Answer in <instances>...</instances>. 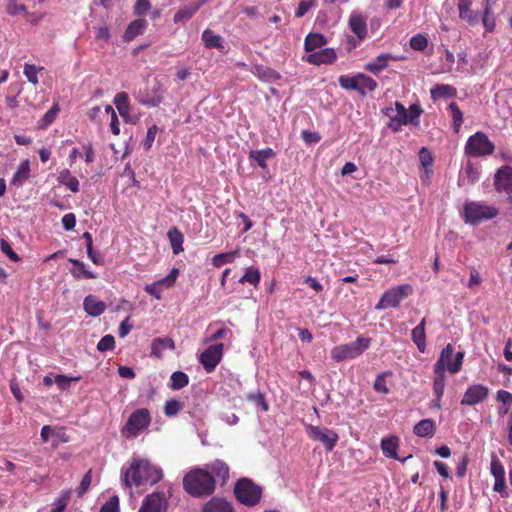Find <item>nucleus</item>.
<instances>
[{
  "label": "nucleus",
  "instance_id": "nucleus-38",
  "mask_svg": "<svg viewBox=\"0 0 512 512\" xmlns=\"http://www.w3.org/2000/svg\"><path fill=\"white\" fill-rule=\"evenodd\" d=\"M167 235L172 246L173 253L179 254L181 251H183V234L178 229L173 228L168 231Z\"/></svg>",
  "mask_w": 512,
  "mask_h": 512
},
{
  "label": "nucleus",
  "instance_id": "nucleus-19",
  "mask_svg": "<svg viewBox=\"0 0 512 512\" xmlns=\"http://www.w3.org/2000/svg\"><path fill=\"white\" fill-rule=\"evenodd\" d=\"M472 0H459V17L465 20L469 25L474 26L479 23L480 13L471 10Z\"/></svg>",
  "mask_w": 512,
  "mask_h": 512
},
{
  "label": "nucleus",
  "instance_id": "nucleus-28",
  "mask_svg": "<svg viewBox=\"0 0 512 512\" xmlns=\"http://www.w3.org/2000/svg\"><path fill=\"white\" fill-rule=\"evenodd\" d=\"M253 74L260 80L268 83H272L280 79V74L277 71L263 65L255 66Z\"/></svg>",
  "mask_w": 512,
  "mask_h": 512
},
{
  "label": "nucleus",
  "instance_id": "nucleus-53",
  "mask_svg": "<svg viewBox=\"0 0 512 512\" xmlns=\"http://www.w3.org/2000/svg\"><path fill=\"white\" fill-rule=\"evenodd\" d=\"M6 9H7L8 14H10L12 16H16V15H19L22 13H24V14L27 13L26 6L23 4H18L16 2V0H8Z\"/></svg>",
  "mask_w": 512,
  "mask_h": 512
},
{
  "label": "nucleus",
  "instance_id": "nucleus-2",
  "mask_svg": "<svg viewBox=\"0 0 512 512\" xmlns=\"http://www.w3.org/2000/svg\"><path fill=\"white\" fill-rule=\"evenodd\" d=\"M183 487L193 497H205L215 491V480L208 470L194 468L184 476Z\"/></svg>",
  "mask_w": 512,
  "mask_h": 512
},
{
  "label": "nucleus",
  "instance_id": "nucleus-23",
  "mask_svg": "<svg viewBox=\"0 0 512 512\" xmlns=\"http://www.w3.org/2000/svg\"><path fill=\"white\" fill-rule=\"evenodd\" d=\"M495 183L500 190L512 191V168L509 166L501 168L495 176Z\"/></svg>",
  "mask_w": 512,
  "mask_h": 512
},
{
  "label": "nucleus",
  "instance_id": "nucleus-7",
  "mask_svg": "<svg viewBox=\"0 0 512 512\" xmlns=\"http://www.w3.org/2000/svg\"><path fill=\"white\" fill-rule=\"evenodd\" d=\"M239 502L247 506L256 505L261 498L262 488L248 478L240 479L234 489Z\"/></svg>",
  "mask_w": 512,
  "mask_h": 512
},
{
  "label": "nucleus",
  "instance_id": "nucleus-40",
  "mask_svg": "<svg viewBox=\"0 0 512 512\" xmlns=\"http://www.w3.org/2000/svg\"><path fill=\"white\" fill-rule=\"evenodd\" d=\"M237 257H239V250L216 254L212 258V265L219 268L224 264L233 263Z\"/></svg>",
  "mask_w": 512,
  "mask_h": 512
},
{
  "label": "nucleus",
  "instance_id": "nucleus-48",
  "mask_svg": "<svg viewBox=\"0 0 512 512\" xmlns=\"http://www.w3.org/2000/svg\"><path fill=\"white\" fill-rule=\"evenodd\" d=\"M435 378L433 382V391L437 398H442L445 389V374L440 372H434Z\"/></svg>",
  "mask_w": 512,
  "mask_h": 512
},
{
  "label": "nucleus",
  "instance_id": "nucleus-26",
  "mask_svg": "<svg viewBox=\"0 0 512 512\" xmlns=\"http://www.w3.org/2000/svg\"><path fill=\"white\" fill-rule=\"evenodd\" d=\"M426 319L423 318L421 322L413 328L411 338L420 352L426 349V333H425Z\"/></svg>",
  "mask_w": 512,
  "mask_h": 512
},
{
  "label": "nucleus",
  "instance_id": "nucleus-16",
  "mask_svg": "<svg viewBox=\"0 0 512 512\" xmlns=\"http://www.w3.org/2000/svg\"><path fill=\"white\" fill-rule=\"evenodd\" d=\"M166 505L164 494L154 492L143 499L139 512H164Z\"/></svg>",
  "mask_w": 512,
  "mask_h": 512
},
{
  "label": "nucleus",
  "instance_id": "nucleus-13",
  "mask_svg": "<svg viewBox=\"0 0 512 512\" xmlns=\"http://www.w3.org/2000/svg\"><path fill=\"white\" fill-rule=\"evenodd\" d=\"M165 92L166 88L164 85L160 81L156 80L150 90L145 94L138 93L136 95V99L142 105L156 107L163 101Z\"/></svg>",
  "mask_w": 512,
  "mask_h": 512
},
{
  "label": "nucleus",
  "instance_id": "nucleus-32",
  "mask_svg": "<svg viewBox=\"0 0 512 512\" xmlns=\"http://www.w3.org/2000/svg\"><path fill=\"white\" fill-rule=\"evenodd\" d=\"M413 432L419 437H432L435 433V424L432 419H423L419 421L413 429Z\"/></svg>",
  "mask_w": 512,
  "mask_h": 512
},
{
  "label": "nucleus",
  "instance_id": "nucleus-55",
  "mask_svg": "<svg viewBox=\"0 0 512 512\" xmlns=\"http://www.w3.org/2000/svg\"><path fill=\"white\" fill-rule=\"evenodd\" d=\"M92 482V473L89 470L82 478L80 485L78 486L76 492L78 497H82L89 489Z\"/></svg>",
  "mask_w": 512,
  "mask_h": 512
},
{
  "label": "nucleus",
  "instance_id": "nucleus-11",
  "mask_svg": "<svg viewBox=\"0 0 512 512\" xmlns=\"http://www.w3.org/2000/svg\"><path fill=\"white\" fill-rule=\"evenodd\" d=\"M306 432L309 438L321 442L327 451H332L338 442V434L326 427L307 425Z\"/></svg>",
  "mask_w": 512,
  "mask_h": 512
},
{
  "label": "nucleus",
  "instance_id": "nucleus-62",
  "mask_svg": "<svg viewBox=\"0 0 512 512\" xmlns=\"http://www.w3.org/2000/svg\"><path fill=\"white\" fill-rule=\"evenodd\" d=\"M247 399L253 403H255L257 406H260L263 411L268 410V405L265 401V398L263 394L261 393H249L247 395Z\"/></svg>",
  "mask_w": 512,
  "mask_h": 512
},
{
  "label": "nucleus",
  "instance_id": "nucleus-24",
  "mask_svg": "<svg viewBox=\"0 0 512 512\" xmlns=\"http://www.w3.org/2000/svg\"><path fill=\"white\" fill-rule=\"evenodd\" d=\"M83 307L87 314L93 317L101 315L106 308L104 302L93 295H88L84 299Z\"/></svg>",
  "mask_w": 512,
  "mask_h": 512
},
{
  "label": "nucleus",
  "instance_id": "nucleus-30",
  "mask_svg": "<svg viewBox=\"0 0 512 512\" xmlns=\"http://www.w3.org/2000/svg\"><path fill=\"white\" fill-rule=\"evenodd\" d=\"M381 449L383 454L387 458L391 459H399L397 455V449H398V438L395 436H391L388 438H384L381 440Z\"/></svg>",
  "mask_w": 512,
  "mask_h": 512
},
{
  "label": "nucleus",
  "instance_id": "nucleus-63",
  "mask_svg": "<svg viewBox=\"0 0 512 512\" xmlns=\"http://www.w3.org/2000/svg\"><path fill=\"white\" fill-rule=\"evenodd\" d=\"M1 251L8 256V258L14 262L19 260V256L13 251L7 240L1 239L0 242Z\"/></svg>",
  "mask_w": 512,
  "mask_h": 512
},
{
  "label": "nucleus",
  "instance_id": "nucleus-46",
  "mask_svg": "<svg viewBox=\"0 0 512 512\" xmlns=\"http://www.w3.org/2000/svg\"><path fill=\"white\" fill-rule=\"evenodd\" d=\"M211 471L223 481L229 476V468L227 464L221 460H216L210 465Z\"/></svg>",
  "mask_w": 512,
  "mask_h": 512
},
{
  "label": "nucleus",
  "instance_id": "nucleus-49",
  "mask_svg": "<svg viewBox=\"0 0 512 512\" xmlns=\"http://www.w3.org/2000/svg\"><path fill=\"white\" fill-rule=\"evenodd\" d=\"M339 85L346 90H355L358 89V74L351 77L348 75H341L338 79Z\"/></svg>",
  "mask_w": 512,
  "mask_h": 512
},
{
  "label": "nucleus",
  "instance_id": "nucleus-17",
  "mask_svg": "<svg viewBox=\"0 0 512 512\" xmlns=\"http://www.w3.org/2000/svg\"><path fill=\"white\" fill-rule=\"evenodd\" d=\"M337 54L333 48H324L305 57L306 62L313 65L332 64L336 61Z\"/></svg>",
  "mask_w": 512,
  "mask_h": 512
},
{
  "label": "nucleus",
  "instance_id": "nucleus-54",
  "mask_svg": "<svg viewBox=\"0 0 512 512\" xmlns=\"http://www.w3.org/2000/svg\"><path fill=\"white\" fill-rule=\"evenodd\" d=\"M115 346V340L112 335L103 336L97 344V349L101 352L112 350Z\"/></svg>",
  "mask_w": 512,
  "mask_h": 512
},
{
  "label": "nucleus",
  "instance_id": "nucleus-14",
  "mask_svg": "<svg viewBox=\"0 0 512 512\" xmlns=\"http://www.w3.org/2000/svg\"><path fill=\"white\" fill-rule=\"evenodd\" d=\"M223 354V344L209 346L201 353L199 361L203 365L206 372H212L219 364Z\"/></svg>",
  "mask_w": 512,
  "mask_h": 512
},
{
  "label": "nucleus",
  "instance_id": "nucleus-61",
  "mask_svg": "<svg viewBox=\"0 0 512 512\" xmlns=\"http://www.w3.org/2000/svg\"><path fill=\"white\" fill-rule=\"evenodd\" d=\"M151 8L149 0H136L134 5V14L137 16L145 15Z\"/></svg>",
  "mask_w": 512,
  "mask_h": 512
},
{
  "label": "nucleus",
  "instance_id": "nucleus-47",
  "mask_svg": "<svg viewBox=\"0 0 512 512\" xmlns=\"http://www.w3.org/2000/svg\"><path fill=\"white\" fill-rule=\"evenodd\" d=\"M490 471L494 479L505 478V469L494 453L491 455Z\"/></svg>",
  "mask_w": 512,
  "mask_h": 512
},
{
  "label": "nucleus",
  "instance_id": "nucleus-1",
  "mask_svg": "<svg viewBox=\"0 0 512 512\" xmlns=\"http://www.w3.org/2000/svg\"><path fill=\"white\" fill-rule=\"evenodd\" d=\"M163 477L161 468L148 460L133 458L128 468L121 469V483L124 488L140 487L143 484H156Z\"/></svg>",
  "mask_w": 512,
  "mask_h": 512
},
{
  "label": "nucleus",
  "instance_id": "nucleus-6",
  "mask_svg": "<svg viewBox=\"0 0 512 512\" xmlns=\"http://www.w3.org/2000/svg\"><path fill=\"white\" fill-rule=\"evenodd\" d=\"M464 359V352L459 351L454 355V349L451 344H447L441 351L435 364L434 372L444 373L445 370L455 374L461 370Z\"/></svg>",
  "mask_w": 512,
  "mask_h": 512
},
{
  "label": "nucleus",
  "instance_id": "nucleus-29",
  "mask_svg": "<svg viewBox=\"0 0 512 512\" xmlns=\"http://www.w3.org/2000/svg\"><path fill=\"white\" fill-rule=\"evenodd\" d=\"M274 156L275 152L271 148L252 150L249 154V158L263 169L267 167L266 161L270 158H273Z\"/></svg>",
  "mask_w": 512,
  "mask_h": 512
},
{
  "label": "nucleus",
  "instance_id": "nucleus-56",
  "mask_svg": "<svg viewBox=\"0 0 512 512\" xmlns=\"http://www.w3.org/2000/svg\"><path fill=\"white\" fill-rule=\"evenodd\" d=\"M465 174L469 184H474L480 178V172L478 168L474 167L471 163L466 165Z\"/></svg>",
  "mask_w": 512,
  "mask_h": 512
},
{
  "label": "nucleus",
  "instance_id": "nucleus-41",
  "mask_svg": "<svg viewBox=\"0 0 512 512\" xmlns=\"http://www.w3.org/2000/svg\"><path fill=\"white\" fill-rule=\"evenodd\" d=\"M448 109L450 111V114H451V117L453 120V123H452L453 129L456 133H458L460 131V127L463 123V113L460 110V108L456 102H451L448 106Z\"/></svg>",
  "mask_w": 512,
  "mask_h": 512
},
{
  "label": "nucleus",
  "instance_id": "nucleus-45",
  "mask_svg": "<svg viewBox=\"0 0 512 512\" xmlns=\"http://www.w3.org/2000/svg\"><path fill=\"white\" fill-rule=\"evenodd\" d=\"M178 276H179V270L177 268H173L170 270V272L167 276H165L155 282L162 290H167L175 284Z\"/></svg>",
  "mask_w": 512,
  "mask_h": 512
},
{
  "label": "nucleus",
  "instance_id": "nucleus-43",
  "mask_svg": "<svg viewBox=\"0 0 512 512\" xmlns=\"http://www.w3.org/2000/svg\"><path fill=\"white\" fill-rule=\"evenodd\" d=\"M189 382L188 376L181 371H175L170 377V387L173 390H179L185 387Z\"/></svg>",
  "mask_w": 512,
  "mask_h": 512
},
{
  "label": "nucleus",
  "instance_id": "nucleus-27",
  "mask_svg": "<svg viewBox=\"0 0 512 512\" xmlns=\"http://www.w3.org/2000/svg\"><path fill=\"white\" fill-rule=\"evenodd\" d=\"M30 176V162L29 160H23L19 164L15 174L11 179V184L16 186H22L24 182Z\"/></svg>",
  "mask_w": 512,
  "mask_h": 512
},
{
  "label": "nucleus",
  "instance_id": "nucleus-51",
  "mask_svg": "<svg viewBox=\"0 0 512 512\" xmlns=\"http://www.w3.org/2000/svg\"><path fill=\"white\" fill-rule=\"evenodd\" d=\"M428 45V39L423 34H417L410 39V46L416 51H423Z\"/></svg>",
  "mask_w": 512,
  "mask_h": 512
},
{
  "label": "nucleus",
  "instance_id": "nucleus-31",
  "mask_svg": "<svg viewBox=\"0 0 512 512\" xmlns=\"http://www.w3.org/2000/svg\"><path fill=\"white\" fill-rule=\"evenodd\" d=\"M202 41L206 48H217L220 51L224 50V45L222 43V37L220 35L215 34L210 29H205L202 33Z\"/></svg>",
  "mask_w": 512,
  "mask_h": 512
},
{
  "label": "nucleus",
  "instance_id": "nucleus-18",
  "mask_svg": "<svg viewBox=\"0 0 512 512\" xmlns=\"http://www.w3.org/2000/svg\"><path fill=\"white\" fill-rule=\"evenodd\" d=\"M114 104L120 114V116L129 123L135 124L138 120L137 117L131 116L130 114V103L128 94L126 92L117 93L114 97Z\"/></svg>",
  "mask_w": 512,
  "mask_h": 512
},
{
  "label": "nucleus",
  "instance_id": "nucleus-58",
  "mask_svg": "<svg viewBox=\"0 0 512 512\" xmlns=\"http://www.w3.org/2000/svg\"><path fill=\"white\" fill-rule=\"evenodd\" d=\"M316 5L315 0H303L299 3L298 8L295 12V16L298 18L303 17L312 7Z\"/></svg>",
  "mask_w": 512,
  "mask_h": 512
},
{
  "label": "nucleus",
  "instance_id": "nucleus-15",
  "mask_svg": "<svg viewBox=\"0 0 512 512\" xmlns=\"http://www.w3.org/2000/svg\"><path fill=\"white\" fill-rule=\"evenodd\" d=\"M489 388L482 384L468 386L462 399L461 405L474 406L483 402L489 395Z\"/></svg>",
  "mask_w": 512,
  "mask_h": 512
},
{
  "label": "nucleus",
  "instance_id": "nucleus-21",
  "mask_svg": "<svg viewBox=\"0 0 512 512\" xmlns=\"http://www.w3.org/2000/svg\"><path fill=\"white\" fill-rule=\"evenodd\" d=\"M148 26V22L146 19L139 18L134 21H132L128 27L126 28L124 34H123V40L125 42H130L134 40L138 35L143 34L145 29Z\"/></svg>",
  "mask_w": 512,
  "mask_h": 512
},
{
  "label": "nucleus",
  "instance_id": "nucleus-44",
  "mask_svg": "<svg viewBox=\"0 0 512 512\" xmlns=\"http://www.w3.org/2000/svg\"><path fill=\"white\" fill-rule=\"evenodd\" d=\"M60 111V108L58 104H54L41 118V120L38 122V128L39 129H45L47 128L57 117L58 113Z\"/></svg>",
  "mask_w": 512,
  "mask_h": 512
},
{
  "label": "nucleus",
  "instance_id": "nucleus-42",
  "mask_svg": "<svg viewBox=\"0 0 512 512\" xmlns=\"http://www.w3.org/2000/svg\"><path fill=\"white\" fill-rule=\"evenodd\" d=\"M261 274L259 269L254 267H248L245 269L244 275L240 278V283H250L253 286H257L260 282Z\"/></svg>",
  "mask_w": 512,
  "mask_h": 512
},
{
  "label": "nucleus",
  "instance_id": "nucleus-57",
  "mask_svg": "<svg viewBox=\"0 0 512 512\" xmlns=\"http://www.w3.org/2000/svg\"><path fill=\"white\" fill-rule=\"evenodd\" d=\"M24 75L27 77L28 81L32 84L38 83V68L32 64H25L24 66Z\"/></svg>",
  "mask_w": 512,
  "mask_h": 512
},
{
  "label": "nucleus",
  "instance_id": "nucleus-4",
  "mask_svg": "<svg viewBox=\"0 0 512 512\" xmlns=\"http://www.w3.org/2000/svg\"><path fill=\"white\" fill-rule=\"evenodd\" d=\"M370 346V339L358 337L355 341L337 345L331 350V358L335 362L352 360L361 356Z\"/></svg>",
  "mask_w": 512,
  "mask_h": 512
},
{
  "label": "nucleus",
  "instance_id": "nucleus-64",
  "mask_svg": "<svg viewBox=\"0 0 512 512\" xmlns=\"http://www.w3.org/2000/svg\"><path fill=\"white\" fill-rule=\"evenodd\" d=\"M157 132H158V127L156 125L149 127L146 137H145V140L143 142V146L146 150H149L152 147V144L155 140Z\"/></svg>",
  "mask_w": 512,
  "mask_h": 512
},
{
  "label": "nucleus",
  "instance_id": "nucleus-5",
  "mask_svg": "<svg viewBox=\"0 0 512 512\" xmlns=\"http://www.w3.org/2000/svg\"><path fill=\"white\" fill-rule=\"evenodd\" d=\"M498 213V209L493 206L477 201H469L464 204L462 216L466 223L477 225L482 221L496 217Z\"/></svg>",
  "mask_w": 512,
  "mask_h": 512
},
{
  "label": "nucleus",
  "instance_id": "nucleus-60",
  "mask_svg": "<svg viewBox=\"0 0 512 512\" xmlns=\"http://www.w3.org/2000/svg\"><path fill=\"white\" fill-rule=\"evenodd\" d=\"M419 159H420V162H421V165L427 169L428 167H430L433 163V156L432 154L430 153V151L425 148V147H422L419 151Z\"/></svg>",
  "mask_w": 512,
  "mask_h": 512
},
{
  "label": "nucleus",
  "instance_id": "nucleus-25",
  "mask_svg": "<svg viewBox=\"0 0 512 512\" xmlns=\"http://www.w3.org/2000/svg\"><path fill=\"white\" fill-rule=\"evenodd\" d=\"M393 59L394 57L391 54L382 53L367 63L365 65V70L377 75L387 67L389 60Z\"/></svg>",
  "mask_w": 512,
  "mask_h": 512
},
{
  "label": "nucleus",
  "instance_id": "nucleus-20",
  "mask_svg": "<svg viewBox=\"0 0 512 512\" xmlns=\"http://www.w3.org/2000/svg\"><path fill=\"white\" fill-rule=\"evenodd\" d=\"M202 512H234L232 504L225 498L212 497L202 506Z\"/></svg>",
  "mask_w": 512,
  "mask_h": 512
},
{
  "label": "nucleus",
  "instance_id": "nucleus-8",
  "mask_svg": "<svg viewBox=\"0 0 512 512\" xmlns=\"http://www.w3.org/2000/svg\"><path fill=\"white\" fill-rule=\"evenodd\" d=\"M494 149V144L483 132H476L471 135L465 145V153L472 157L491 155Z\"/></svg>",
  "mask_w": 512,
  "mask_h": 512
},
{
  "label": "nucleus",
  "instance_id": "nucleus-52",
  "mask_svg": "<svg viewBox=\"0 0 512 512\" xmlns=\"http://www.w3.org/2000/svg\"><path fill=\"white\" fill-rule=\"evenodd\" d=\"M79 379L80 377H68L63 374H58L55 376L54 381L59 389L66 390L70 386L71 382H76Z\"/></svg>",
  "mask_w": 512,
  "mask_h": 512
},
{
  "label": "nucleus",
  "instance_id": "nucleus-39",
  "mask_svg": "<svg viewBox=\"0 0 512 512\" xmlns=\"http://www.w3.org/2000/svg\"><path fill=\"white\" fill-rule=\"evenodd\" d=\"M431 97L436 100L439 98L452 97L456 93V89L447 84H438L430 91Z\"/></svg>",
  "mask_w": 512,
  "mask_h": 512
},
{
  "label": "nucleus",
  "instance_id": "nucleus-36",
  "mask_svg": "<svg viewBox=\"0 0 512 512\" xmlns=\"http://www.w3.org/2000/svg\"><path fill=\"white\" fill-rule=\"evenodd\" d=\"M174 342L171 338H156L153 340L151 349L152 354L160 357L165 349H173Z\"/></svg>",
  "mask_w": 512,
  "mask_h": 512
},
{
  "label": "nucleus",
  "instance_id": "nucleus-59",
  "mask_svg": "<svg viewBox=\"0 0 512 512\" xmlns=\"http://www.w3.org/2000/svg\"><path fill=\"white\" fill-rule=\"evenodd\" d=\"M100 512H120L119 498L112 496L100 509Z\"/></svg>",
  "mask_w": 512,
  "mask_h": 512
},
{
  "label": "nucleus",
  "instance_id": "nucleus-35",
  "mask_svg": "<svg viewBox=\"0 0 512 512\" xmlns=\"http://www.w3.org/2000/svg\"><path fill=\"white\" fill-rule=\"evenodd\" d=\"M58 180L61 184L65 185L71 192L76 193L79 191V181L76 177L72 176L67 169L59 173Z\"/></svg>",
  "mask_w": 512,
  "mask_h": 512
},
{
  "label": "nucleus",
  "instance_id": "nucleus-33",
  "mask_svg": "<svg viewBox=\"0 0 512 512\" xmlns=\"http://www.w3.org/2000/svg\"><path fill=\"white\" fill-rule=\"evenodd\" d=\"M326 38L320 33H309L305 38L304 47L308 52H312L318 48L325 46Z\"/></svg>",
  "mask_w": 512,
  "mask_h": 512
},
{
  "label": "nucleus",
  "instance_id": "nucleus-34",
  "mask_svg": "<svg viewBox=\"0 0 512 512\" xmlns=\"http://www.w3.org/2000/svg\"><path fill=\"white\" fill-rule=\"evenodd\" d=\"M70 262L74 265L71 273L76 279H94L96 277V275L91 270H89L83 262L74 259H71Z\"/></svg>",
  "mask_w": 512,
  "mask_h": 512
},
{
  "label": "nucleus",
  "instance_id": "nucleus-37",
  "mask_svg": "<svg viewBox=\"0 0 512 512\" xmlns=\"http://www.w3.org/2000/svg\"><path fill=\"white\" fill-rule=\"evenodd\" d=\"M357 86V92H359L361 95H365L367 91H373L376 89L377 82L370 76L359 73Z\"/></svg>",
  "mask_w": 512,
  "mask_h": 512
},
{
  "label": "nucleus",
  "instance_id": "nucleus-9",
  "mask_svg": "<svg viewBox=\"0 0 512 512\" xmlns=\"http://www.w3.org/2000/svg\"><path fill=\"white\" fill-rule=\"evenodd\" d=\"M412 293L413 288L410 284H402L392 287L382 295L375 308L377 310H382L389 307L396 308L405 298H407Z\"/></svg>",
  "mask_w": 512,
  "mask_h": 512
},
{
  "label": "nucleus",
  "instance_id": "nucleus-10",
  "mask_svg": "<svg viewBox=\"0 0 512 512\" xmlns=\"http://www.w3.org/2000/svg\"><path fill=\"white\" fill-rule=\"evenodd\" d=\"M150 422L151 417L148 409H137L129 416L123 428V434L126 435L127 437H135L142 430L147 428Z\"/></svg>",
  "mask_w": 512,
  "mask_h": 512
},
{
  "label": "nucleus",
  "instance_id": "nucleus-12",
  "mask_svg": "<svg viewBox=\"0 0 512 512\" xmlns=\"http://www.w3.org/2000/svg\"><path fill=\"white\" fill-rule=\"evenodd\" d=\"M349 27L351 31L357 36L348 38L350 48L357 47L367 36V23L364 16L357 12H352L349 17Z\"/></svg>",
  "mask_w": 512,
  "mask_h": 512
},
{
  "label": "nucleus",
  "instance_id": "nucleus-22",
  "mask_svg": "<svg viewBox=\"0 0 512 512\" xmlns=\"http://www.w3.org/2000/svg\"><path fill=\"white\" fill-rule=\"evenodd\" d=\"M205 1H199L192 5H186L181 7L174 15L173 21L175 23H186L193 15L200 9Z\"/></svg>",
  "mask_w": 512,
  "mask_h": 512
},
{
  "label": "nucleus",
  "instance_id": "nucleus-3",
  "mask_svg": "<svg viewBox=\"0 0 512 512\" xmlns=\"http://www.w3.org/2000/svg\"><path fill=\"white\" fill-rule=\"evenodd\" d=\"M422 113L423 109L417 103L410 105V107L406 109L402 103L395 102L394 107L385 109V115L390 119L389 128L394 132L400 131L402 126L406 125L418 127Z\"/></svg>",
  "mask_w": 512,
  "mask_h": 512
},
{
  "label": "nucleus",
  "instance_id": "nucleus-50",
  "mask_svg": "<svg viewBox=\"0 0 512 512\" xmlns=\"http://www.w3.org/2000/svg\"><path fill=\"white\" fill-rule=\"evenodd\" d=\"M183 405L181 402L175 399H171L166 401L164 406V413L166 416L172 417L179 413L182 409Z\"/></svg>",
  "mask_w": 512,
  "mask_h": 512
}]
</instances>
